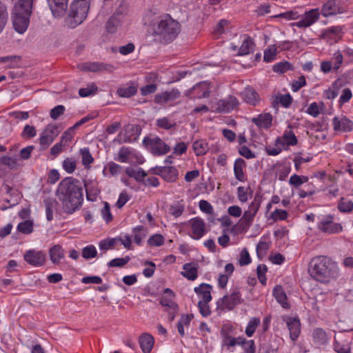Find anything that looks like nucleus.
<instances>
[{"label":"nucleus","instance_id":"nucleus-17","mask_svg":"<svg viewBox=\"0 0 353 353\" xmlns=\"http://www.w3.org/2000/svg\"><path fill=\"white\" fill-rule=\"evenodd\" d=\"M23 259L30 265L40 267L45 263L46 256L42 251L30 250L24 254Z\"/></svg>","mask_w":353,"mask_h":353},{"label":"nucleus","instance_id":"nucleus-2","mask_svg":"<svg viewBox=\"0 0 353 353\" xmlns=\"http://www.w3.org/2000/svg\"><path fill=\"white\" fill-rule=\"evenodd\" d=\"M308 272L312 278L322 283H327L339 276V268L335 262L325 256H317L311 259Z\"/></svg>","mask_w":353,"mask_h":353},{"label":"nucleus","instance_id":"nucleus-54","mask_svg":"<svg viewBox=\"0 0 353 353\" xmlns=\"http://www.w3.org/2000/svg\"><path fill=\"white\" fill-rule=\"evenodd\" d=\"M46 212V218L48 221H51L53 218V208L57 205L55 199H49L44 201Z\"/></svg>","mask_w":353,"mask_h":353},{"label":"nucleus","instance_id":"nucleus-53","mask_svg":"<svg viewBox=\"0 0 353 353\" xmlns=\"http://www.w3.org/2000/svg\"><path fill=\"white\" fill-rule=\"evenodd\" d=\"M252 261L251 256L246 248H243L239 254L238 263L241 266H244L250 264Z\"/></svg>","mask_w":353,"mask_h":353},{"label":"nucleus","instance_id":"nucleus-22","mask_svg":"<svg viewBox=\"0 0 353 353\" xmlns=\"http://www.w3.org/2000/svg\"><path fill=\"white\" fill-rule=\"evenodd\" d=\"M48 5L54 16H63L67 10L68 0H48Z\"/></svg>","mask_w":353,"mask_h":353},{"label":"nucleus","instance_id":"nucleus-10","mask_svg":"<svg viewBox=\"0 0 353 353\" xmlns=\"http://www.w3.org/2000/svg\"><path fill=\"white\" fill-rule=\"evenodd\" d=\"M297 143L298 139L292 131L291 125H288L282 136L278 137L275 140V145L284 150L288 149L290 146H295Z\"/></svg>","mask_w":353,"mask_h":353},{"label":"nucleus","instance_id":"nucleus-27","mask_svg":"<svg viewBox=\"0 0 353 353\" xmlns=\"http://www.w3.org/2000/svg\"><path fill=\"white\" fill-rule=\"evenodd\" d=\"M123 19V16L117 11L107 21L105 28L108 32L114 33L118 28L121 26Z\"/></svg>","mask_w":353,"mask_h":353},{"label":"nucleus","instance_id":"nucleus-43","mask_svg":"<svg viewBox=\"0 0 353 353\" xmlns=\"http://www.w3.org/2000/svg\"><path fill=\"white\" fill-rule=\"evenodd\" d=\"M192 319V316L190 314H183L179 319V322L177 323V330L179 333V334L181 336H185V330L184 327H189L190 324V321Z\"/></svg>","mask_w":353,"mask_h":353},{"label":"nucleus","instance_id":"nucleus-15","mask_svg":"<svg viewBox=\"0 0 353 353\" xmlns=\"http://www.w3.org/2000/svg\"><path fill=\"white\" fill-rule=\"evenodd\" d=\"M77 68L83 72H103L108 71L112 72L114 70L113 65L103 62H87L78 64Z\"/></svg>","mask_w":353,"mask_h":353},{"label":"nucleus","instance_id":"nucleus-20","mask_svg":"<svg viewBox=\"0 0 353 353\" xmlns=\"http://www.w3.org/2000/svg\"><path fill=\"white\" fill-rule=\"evenodd\" d=\"M84 186L87 199L91 201H96L101 192L99 182L97 180L88 179L85 181Z\"/></svg>","mask_w":353,"mask_h":353},{"label":"nucleus","instance_id":"nucleus-26","mask_svg":"<svg viewBox=\"0 0 353 353\" xmlns=\"http://www.w3.org/2000/svg\"><path fill=\"white\" fill-rule=\"evenodd\" d=\"M272 116L270 113H262L252 119V122L259 128L268 129L272 124Z\"/></svg>","mask_w":353,"mask_h":353},{"label":"nucleus","instance_id":"nucleus-6","mask_svg":"<svg viewBox=\"0 0 353 353\" xmlns=\"http://www.w3.org/2000/svg\"><path fill=\"white\" fill-rule=\"evenodd\" d=\"M241 292L239 290H234L230 294L223 296L216 301V310L218 312L230 311L239 304L243 303Z\"/></svg>","mask_w":353,"mask_h":353},{"label":"nucleus","instance_id":"nucleus-18","mask_svg":"<svg viewBox=\"0 0 353 353\" xmlns=\"http://www.w3.org/2000/svg\"><path fill=\"white\" fill-rule=\"evenodd\" d=\"M210 93V83L207 81H202L188 90L186 96L192 99H202L208 97Z\"/></svg>","mask_w":353,"mask_h":353},{"label":"nucleus","instance_id":"nucleus-21","mask_svg":"<svg viewBox=\"0 0 353 353\" xmlns=\"http://www.w3.org/2000/svg\"><path fill=\"white\" fill-rule=\"evenodd\" d=\"M334 131L350 132L352 130L353 122L345 116L335 117L332 119Z\"/></svg>","mask_w":353,"mask_h":353},{"label":"nucleus","instance_id":"nucleus-3","mask_svg":"<svg viewBox=\"0 0 353 353\" xmlns=\"http://www.w3.org/2000/svg\"><path fill=\"white\" fill-rule=\"evenodd\" d=\"M34 0H19L14 5L12 21L14 30L19 34L24 33L29 26Z\"/></svg>","mask_w":353,"mask_h":353},{"label":"nucleus","instance_id":"nucleus-57","mask_svg":"<svg viewBox=\"0 0 353 353\" xmlns=\"http://www.w3.org/2000/svg\"><path fill=\"white\" fill-rule=\"evenodd\" d=\"M308 177L305 176H299L296 174L292 175L289 180V183L291 185L298 187L304 183L307 182Z\"/></svg>","mask_w":353,"mask_h":353},{"label":"nucleus","instance_id":"nucleus-59","mask_svg":"<svg viewBox=\"0 0 353 353\" xmlns=\"http://www.w3.org/2000/svg\"><path fill=\"white\" fill-rule=\"evenodd\" d=\"M157 125L165 130H170L175 126V123L168 117H163L157 120Z\"/></svg>","mask_w":353,"mask_h":353},{"label":"nucleus","instance_id":"nucleus-4","mask_svg":"<svg viewBox=\"0 0 353 353\" xmlns=\"http://www.w3.org/2000/svg\"><path fill=\"white\" fill-rule=\"evenodd\" d=\"M180 32V24L170 16L163 17L154 28V32L165 43L172 41Z\"/></svg>","mask_w":353,"mask_h":353},{"label":"nucleus","instance_id":"nucleus-7","mask_svg":"<svg viewBox=\"0 0 353 353\" xmlns=\"http://www.w3.org/2000/svg\"><path fill=\"white\" fill-rule=\"evenodd\" d=\"M143 143L156 155H163L168 153L170 148L160 138L156 137L154 138L145 137L143 140Z\"/></svg>","mask_w":353,"mask_h":353},{"label":"nucleus","instance_id":"nucleus-61","mask_svg":"<svg viewBox=\"0 0 353 353\" xmlns=\"http://www.w3.org/2000/svg\"><path fill=\"white\" fill-rule=\"evenodd\" d=\"M97 254V249L92 245H90L83 248L82 250V256L83 258L86 259H90L95 257Z\"/></svg>","mask_w":353,"mask_h":353},{"label":"nucleus","instance_id":"nucleus-47","mask_svg":"<svg viewBox=\"0 0 353 353\" xmlns=\"http://www.w3.org/2000/svg\"><path fill=\"white\" fill-rule=\"evenodd\" d=\"M77 161L74 157H67L63 160L62 167L68 174H72L77 168Z\"/></svg>","mask_w":353,"mask_h":353},{"label":"nucleus","instance_id":"nucleus-35","mask_svg":"<svg viewBox=\"0 0 353 353\" xmlns=\"http://www.w3.org/2000/svg\"><path fill=\"white\" fill-rule=\"evenodd\" d=\"M174 294L173 292L169 289L165 288L164 290L163 295L161 298L160 303L168 309L177 307V304L174 301Z\"/></svg>","mask_w":353,"mask_h":353},{"label":"nucleus","instance_id":"nucleus-13","mask_svg":"<svg viewBox=\"0 0 353 353\" xmlns=\"http://www.w3.org/2000/svg\"><path fill=\"white\" fill-rule=\"evenodd\" d=\"M181 97V92L179 90L173 88L158 93L154 96V101L159 105H172L173 103Z\"/></svg>","mask_w":353,"mask_h":353},{"label":"nucleus","instance_id":"nucleus-60","mask_svg":"<svg viewBox=\"0 0 353 353\" xmlns=\"http://www.w3.org/2000/svg\"><path fill=\"white\" fill-rule=\"evenodd\" d=\"M17 230L23 234H30L33 231V223L30 221H25L19 223Z\"/></svg>","mask_w":353,"mask_h":353},{"label":"nucleus","instance_id":"nucleus-63","mask_svg":"<svg viewBox=\"0 0 353 353\" xmlns=\"http://www.w3.org/2000/svg\"><path fill=\"white\" fill-rule=\"evenodd\" d=\"M306 85V80L303 75H301L296 80L291 83L292 90L294 92L299 91L301 88Z\"/></svg>","mask_w":353,"mask_h":353},{"label":"nucleus","instance_id":"nucleus-11","mask_svg":"<svg viewBox=\"0 0 353 353\" xmlns=\"http://www.w3.org/2000/svg\"><path fill=\"white\" fill-rule=\"evenodd\" d=\"M320 14L319 8L310 10L304 13L299 21L293 23L292 25L299 28H308L319 19Z\"/></svg>","mask_w":353,"mask_h":353},{"label":"nucleus","instance_id":"nucleus-44","mask_svg":"<svg viewBox=\"0 0 353 353\" xmlns=\"http://www.w3.org/2000/svg\"><path fill=\"white\" fill-rule=\"evenodd\" d=\"M125 173L128 176L134 178L138 182L143 181V178L147 175L146 172L141 168L134 170L132 168H127L125 169Z\"/></svg>","mask_w":353,"mask_h":353},{"label":"nucleus","instance_id":"nucleus-9","mask_svg":"<svg viewBox=\"0 0 353 353\" xmlns=\"http://www.w3.org/2000/svg\"><path fill=\"white\" fill-rule=\"evenodd\" d=\"M190 227L189 235L194 240L202 238L207 232L205 221L201 217L196 216L188 221Z\"/></svg>","mask_w":353,"mask_h":353},{"label":"nucleus","instance_id":"nucleus-12","mask_svg":"<svg viewBox=\"0 0 353 353\" xmlns=\"http://www.w3.org/2000/svg\"><path fill=\"white\" fill-rule=\"evenodd\" d=\"M57 127L55 125H48L42 131L39 137V144L43 150L47 149L58 136Z\"/></svg>","mask_w":353,"mask_h":353},{"label":"nucleus","instance_id":"nucleus-39","mask_svg":"<svg viewBox=\"0 0 353 353\" xmlns=\"http://www.w3.org/2000/svg\"><path fill=\"white\" fill-rule=\"evenodd\" d=\"M192 149L196 156H203L209 150V145L206 140L199 139L192 143Z\"/></svg>","mask_w":353,"mask_h":353},{"label":"nucleus","instance_id":"nucleus-24","mask_svg":"<svg viewBox=\"0 0 353 353\" xmlns=\"http://www.w3.org/2000/svg\"><path fill=\"white\" fill-rule=\"evenodd\" d=\"M212 290V285L203 283L199 286L195 287L194 291L199 297V301L210 302L212 299V296L211 295Z\"/></svg>","mask_w":353,"mask_h":353},{"label":"nucleus","instance_id":"nucleus-37","mask_svg":"<svg viewBox=\"0 0 353 353\" xmlns=\"http://www.w3.org/2000/svg\"><path fill=\"white\" fill-rule=\"evenodd\" d=\"M0 163L1 165L6 166L10 170H18L21 167L22 164L20 159L17 157L10 156H3L0 159Z\"/></svg>","mask_w":353,"mask_h":353},{"label":"nucleus","instance_id":"nucleus-36","mask_svg":"<svg viewBox=\"0 0 353 353\" xmlns=\"http://www.w3.org/2000/svg\"><path fill=\"white\" fill-rule=\"evenodd\" d=\"M241 95L244 101L250 105H256L259 101L258 94L251 88H245V90L241 92Z\"/></svg>","mask_w":353,"mask_h":353},{"label":"nucleus","instance_id":"nucleus-8","mask_svg":"<svg viewBox=\"0 0 353 353\" xmlns=\"http://www.w3.org/2000/svg\"><path fill=\"white\" fill-rule=\"evenodd\" d=\"M318 228L322 232L329 234H337L343 230L341 224L334 222V216L331 214L322 217L318 223Z\"/></svg>","mask_w":353,"mask_h":353},{"label":"nucleus","instance_id":"nucleus-45","mask_svg":"<svg viewBox=\"0 0 353 353\" xmlns=\"http://www.w3.org/2000/svg\"><path fill=\"white\" fill-rule=\"evenodd\" d=\"M334 350L337 353H350L351 347L350 343L348 341H338L335 339L334 345Z\"/></svg>","mask_w":353,"mask_h":353},{"label":"nucleus","instance_id":"nucleus-32","mask_svg":"<svg viewBox=\"0 0 353 353\" xmlns=\"http://www.w3.org/2000/svg\"><path fill=\"white\" fill-rule=\"evenodd\" d=\"M159 174L168 182H174L178 178V170L173 166H164L159 170Z\"/></svg>","mask_w":353,"mask_h":353},{"label":"nucleus","instance_id":"nucleus-28","mask_svg":"<svg viewBox=\"0 0 353 353\" xmlns=\"http://www.w3.org/2000/svg\"><path fill=\"white\" fill-rule=\"evenodd\" d=\"M199 265L196 263H188L183 265L181 275L190 281H194L198 276Z\"/></svg>","mask_w":353,"mask_h":353},{"label":"nucleus","instance_id":"nucleus-62","mask_svg":"<svg viewBox=\"0 0 353 353\" xmlns=\"http://www.w3.org/2000/svg\"><path fill=\"white\" fill-rule=\"evenodd\" d=\"M101 214L106 223L110 222L113 216L110 212V207L108 202H103V208L101 210Z\"/></svg>","mask_w":353,"mask_h":353},{"label":"nucleus","instance_id":"nucleus-55","mask_svg":"<svg viewBox=\"0 0 353 353\" xmlns=\"http://www.w3.org/2000/svg\"><path fill=\"white\" fill-rule=\"evenodd\" d=\"M301 17L299 12L296 10H289L285 12L280 13L274 16L276 18H281L286 21L296 20Z\"/></svg>","mask_w":353,"mask_h":353},{"label":"nucleus","instance_id":"nucleus-16","mask_svg":"<svg viewBox=\"0 0 353 353\" xmlns=\"http://www.w3.org/2000/svg\"><path fill=\"white\" fill-rule=\"evenodd\" d=\"M345 8L341 6L339 0H328L321 8V13L324 17L343 13Z\"/></svg>","mask_w":353,"mask_h":353},{"label":"nucleus","instance_id":"nucleus-34","mask_svg":"<svg viewBox=\"0 0 353 353\" xmlns=\"http://www.w3.org/2000/svg\"><path fill=\"white\" fill-rule=\"evenodd\" d=\"M136 156V151L126 147H122L118 152L117 160L121 163L132 162Z\"/></svg>","mask_w":353,"mask_h":353},{"label":"nucleus","instance_id":"nucleus-38","mask_svg":"<svg viewBox=\"0 0 353 353\" xmlns=\"http://www.w3.org/2000/svg\"><path fill=\"white\" fill-rule=\"evenodd\" d=\"M272 293L277 302L279 303L283 307H290L285 292L281 285H276L274 288Z\"/></svg>","mask_w":353,"mask_h":353},{"label":"nucleus","instance_id":"nucleus-25","mask_svg":"<svg viewBox=\"0 0 353 353\" xmlns=\"http://www.w3.org/2000/svg\"><path fill=\"white\" fill-rule=\"evenodd\" d=\"M292 341H296L301 332V322L297 318H288L285 321Z\"/></svg>","mask_w":353,"mask_h":353},{"label":"nucleus","instance_id":"nucleus-42","mask_svg":"<svg viewBox=\"0 0 353 353\" xmlns=\"http://www.w3.org/2000/svg\"><path fill=\"white\" fill-rule=\"evenodd\" d=\"M79 153L82 159V164L86 169H89L91 167V164L94 162V158L92 157L88 148H81Z\"/></svg>","mask_w":353,"mask_h":353},{"label":"nucleus","instance_id":"nucleus-23","mask_svg":"<svg viewBox=\"0 0 353 353\" xmlns=\"http://www.w3.org/2000/svg\"><path fill=\"white\" fill-rule=\"evenodd\" d=\"M137 128L134 125H128L125 126L123 130L119 132L117 136L119 141L123 143H130L135 141L137 139L136 132Z\"/></svg>","mask_w":353,"mask_h":353},{"label":"nucleus","instance_id":"nucleus-58","mask_svg":"<svg viewBox=\"0 0 353 353\" xmlns=\"http://www.w3.org/2000/svg\"><path fill=\"white\" fill-rule=\"evenodd\" d=\"M165 239L163 235L156 234L150 236L148 240V243L150 246L156 247L161 246L164 243Z\"/></svg>","mask_w":353,"mask_h":353},{"label":"nucleus","instance_id":"nucleus-30","mask_svg":"<svg viewBox=\"0 0 353 353\" xmlns=\"http://www.w3.org/2000/svg\"><path fill=\"white\" fill-rule=\"evenodd\" d=\"M49 257L52 263L58 265L65 258V252L59 245H54L49 250Z\"/></svg>","mask_w":353,"mask_h":353},{"label":"nucleus","instance_id":"nucleus-41","mask_svg":"<svg viewBox=\"0 0 353 353\" xmlns=\"http://www.w3.org/2000/svg\"><path fill=\"white\" fill-rule=\"evenodd\" d=\"M254 44L250 37H245L238 52L239 55H247L254 50Z\"/></svg>","mask_w":353,"mask_h":353},{"label":"nucleus","instance_id":"nucleus-31","mask_svg":"<svg viewBox=\"0 0 353 353\" xmlns=\"http://www.w3.org/2000/svg\"><path fill=\"white\" fill-rule=\"evenodd\" d=\"M246 167V162L241 158L236 159L234 163V174L235 178L241 181L245 182L247 180V177L243 171Z\"/></svg>","mask_w":353,"mask_h":353},{"label":"nucleus","instance_id":"nucleus-33","mask_svg":"<svg viewBox=\"0 0 353 353\" xmlns=\"http://www.w3.org/2000/svg\"><path fill=\"white\" fill-rule=\"evenodd\" d=\"M121 171L122 167L120 165L110 161L104 166L102 174L105 177L117 176Z\"/></svg>","mask_w":353,"mask_h":353},{"label":"nucleus","instance_id":"nucleus-46","mask_svg":"<svg viewBox=\"0 0 353 353\" xmlns=\"http://www.w3.org/2000/svg\"><path fill=\"white\" fill-rule=\"evenodd\" d=\"M338 209L341 212L349 213L353 210V202L352 200L342 197L338 203Z\"/></svg>","mask_w":353,"mask_h":353},{"label":"nucleus","instance_id":"nucleus-51","mask_svg":"<svg viewBox=\"0 0 353 353\" xmlns=\"http://www.w3.org/2000/svg\"><path fill=\"white\" fill-rule=\"evenodd\" d=\"M8 19L7 8L4 3L0 1V34L3 30Z\"/></svg>","mask_w":353,"mask_h":353},{"label":"nucleus","instance_id":"nucleus-5","mask_svg":"<svg viewBox=\"0 0 353 353\" xmlns=\"http://www.w3.org/2000/svg\"><path fill=\"white\" fill-rule=\"evenodd\" d=\"M90 0H74L70 6L69 17L72 28L81 24L87 17Z\"/></svg>","mask_w":353,"mask_h":353},{"label":"nucleus","instance_id":"nucleus-52","mask_svg":"<svg viewBox=\"0 0 353 353\" xmlns=\"http://www.w3.org/2000/svg\"><path fill=\"white\" fill-rule=\"evenodd\" d=\"M288 217V212L282 209H276L270 214V219L273 221H285Z\"/></svg>","mask_w":353,"mask_h":353},{"label":"nucleus","instance_id":"nucleus-48","mask_svg":"<svg viewBox=\"0 0 353 353\" xmlns=\"http://www.w3.org/2000/svg\"><path fill=\"white\" fill-rule=\"evenodd\" d=\"M312 336L314 341L319 345L324 344L327 341V334L321 328H316L314 330Z\"/></svg>","mask_w":353,"mask_h":353},{"label":"nucleus","instance_id":"nucleus-40","mask_svg":"<svg viewBox=\"0 0 353 353\" xmlns=\"http://www.w3.org/2000/svg\"><path fill=\"white\" fill-rule=\"evenodd\" d=\"M137 92V88L133 83H128L119 88L117 94L121 97H130Z\"/></svg>","mask_w":353,"mask_h":353},{"label":"nucleus","instance_id":"nucleus-50","mask_svg":"<svg viewBox=\"0 0 353 353\" xmlns=\"http://www.w3.org/2000/svg\"><path fill=\"white\" fill-rule=\"evenodd\" d=\"M134 241L137 245H141L142 240L146 236L147 230L141 225L133 228Z\"/></svg>","mask_w":353,"mask_h":353},{"label":"nucleus","instance_id":"nucleus-29","mask_svg":"<svg viewBox=\"0 0 353 353\" xmlns=\"http://www.w3.org/2000/svg\"><path fill=\"white\" fill-rule=\"evenodd\" d=\"M139 343L143 353H150L154 343V337L149 333H143L139 337Z\"/></svg>","mask_w":353,"mask_h":353},{"label":"nucleus","instance_id":"nucleus-19","mask_svg":"<svg viewBox=\"0 0 353 353\" xmlns=\"http://www.w3.org/2000/svg\"><path fill=\"white\" fill-rule=\"evenodd\" d=\"M239 100L234 96L218 101L215 105V112L219 113H228L239 105Z\"/></svg>","mask_w":353,"mask_h":353},{"label":"nucleus","instance_id":"nucleus-1","mask_svg":"<svg viewBox=\"0 0 353 353\" xmlns=\"http://www.w3.org/2000/svg\"><path fill=\"white\" fill-rule=\"evenodd\" d=\"M63 211L69 214L78 210L83 203V189L78 179L68 176L61 180L56 190Z\"/></svg>","mask_w":353,"mask_h":353},{"label":"nucleus","instance_id":"nucleus-14","mask_svg":"<svg viewBox=\"0 0 353 353\" xmlns=\"http://www.w3.org/2000/svg\"><path fill=\"white\" fill-rule=\"evenodd\" d=\"M261 206V201L254 199L249 205L248 210H246L240 219L241 224L247 228H250L254 221V219L257 214Z\"/></svg>","mask_w":353,"mask_h":353},{"label":"nucleus","instance_id":"nucleus-64","mask_svg":"<svg viewBox=\"0 0 353 353\" xmlns=\"http://www.w3.org/2000/svg\"><path fill=\"white\" fill-rule=\"evenodd\" d=\"M270 248V243L264 241H260L256 245V253L259 257L264 256Z\"/></svg>","mask_w":353,"mask_h":353},{"label":"nucleus","instance_id":"nucleus-56","mask_svg":"<svg viewBox=\"0 0 353 353\" xmlns=\"http://www.w3.org/2000/svg\"><path fill=\"white\" fill-rule=\"evenodd\" d=\"M97 90V86L94 83L88 85L86 88L79 89V94L81 97H86L94 94Z\"/></svg>","mask_w":353,"mask_h":353},{"label":"nucleus","instance_id":"nucleus-49","mask_svg":"<svg viewBox=\"0 0 353 353\" xmlns=\"http://www.w3.org/2000/svg\"><path fill=\"white\" fill-rule=\"evenodd\" d=\"M260 323H261V321L259 318H257V317L252 318L249 321V322L247 325V327L245 328V334L248 337L252 336L255 332L256 328L260 325Z\"/></svg>","mask_w":353,"mask_h":353}]
</instances>
